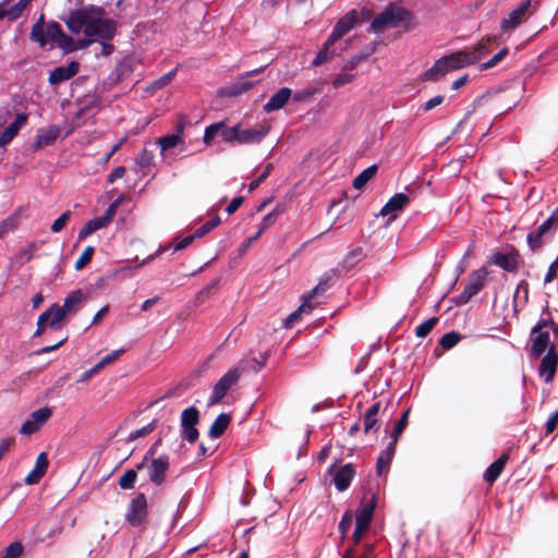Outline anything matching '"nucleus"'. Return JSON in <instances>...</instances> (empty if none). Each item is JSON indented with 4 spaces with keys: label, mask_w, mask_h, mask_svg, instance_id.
Listing matches in <instances>:
<instances>
[{
    "label": "nucleus",
    "mask_w": 558,
    "mask_h": 558,
    "mask_svg": "<svg viewBox=\"0 0 558 558\" xmlns=\"http://www.w3.org/2000/svg\"><path fill=\"white\" fill-rule=\"evenodd\" d=\"M411 19L409 10L393 2L389 3L371 23V31L381 32L387 27H398Z\"/></svg>",
    "instance_id": "f257e3e1"
},
{
    "label": "nucleus",
    "mask_w": 558,
    "mask_h": 558,
    "mask_svg": "<svg viewBox=\"0 0 558 558\" xmlns=\"http://www.w3.org/2000/svg\"><path fill=\"white\" fill-rule=\"evenodd\" d=\"M98 15L92 13V17L89 23L84 28V35L86 37H97L100 40L109 41L111 40L117 33V22L111 19H102L99 15L104 12V10L97 9Z\"/></svg>",
    "instance_id": "f03ea898"
},
{
    "label": "nucleus",
    "mask_w": 558,
    "mask_h": 558,
    "mask_svg": "<svg viewBox=\"0 0 558 558\" xmlns=\"http://www.w3.org/2000/svg\"><path fill=\"white\" fill-rule=\"evenodd\" d=\"M487 276L488 270L485 267L472 270L463 291L459 295L454 296V304L458 306L464 305L480 291H482L487 283Z\"/></svg>",
    "instance_id": "7ed1b4c3"
},
{
    "label": "nucleus",
    "mask_w": 558,
    "mask_h": 558,
    "mask_svg": "<svg viewBox=\"0 0 558 558\" xmlns=\"http://www.w3.org/2000/svg\"><path fill=\"white\" fill-rule=\"evenodd\" d=\"M147 517V497L144 493H137L128 505L125 521L133 527H140L146 523Z\"/></svg>",
    "instance_id": "20e7f679"
},
{
    "label": "nucleus",
    "mask_w": 558,
    "mask_h": 558,
    "mask_svg": "<svg viewBox=\"0 0 558 558\" xmlns=\"http://www.w3.org/2000/svg\"><path fill=\"white\" fill-rule=\"evenodd\" d=\"M201 420L199 411L195 407H190L181 413V437L189 444H195L199 437L197 425Z\"/></svg>",
    "instance_id": "39448f33"
},
{
    "label": "nucleus",
    "mask_w": 558,
    "mask_h": 558,
    "mask_svg": "<svg viewBox=\"0 0 558 558\" xmlns=\"http://www.w3.org/2000/svg\"><path fill=\"white\" fill-rule=\"evenodd\" d=\"M240 371L238 368L229 369L214 386L209 397L208 404L214 405L222 401L228 391L236 385L240 379Z\"/></svg>",
    "instance_id": "423d86ee"
},
{
    "label": "nucleus",
    "mask_w": 558,
    "mask_h": 558,
    "mask_svg": "<svg viewBox=\"0 0 558 558\" xmlns=\"http://www.w3.org/2000/svg\"><path fill=\"white\" fill-rule=\"evenodd\" d=\"M508 272H517L520 268L521 256L514 246H510L507 253L496 252L488 260Z\"/></svg>",
    "instance_id": "0eeeda50"
},
{
    "label": "nucleus",
    "mask_w": 558,
    "mask_h": 558,
    "mask_svg": "<svg viewBox=\"0 0 558 558\" xmlns=\"http://www.w3.org/2000/svg\"><path fill=\"white\" fill-rule=\"evenodd\" d=\"M48 41L51 40L58 45L65 53L76 50L75 41L72 37L68 36L58 22H49L46 26Z\"/></svg>",
    "instance_id": "6e6552de"
},
{
    "label": "nucleus",
    "mask_w": 558,
    "mask_h": 558,
    "mask_svg": "<svg viewBox=\"0 0 558 558\" xmlns=\"http://www.w3.org/2000/svg\"><path fill=\"white\" fill-rule=\"evenodd\" d=\"M95 11L94 7L71 11L68 19L64 20L66 27L73 34H80L81 31L84 32V28H86L90 21L92 13H95Z\"/></svg>",
    "instance_id": "1a4fd4ad"
},
{
    "label": "nucleus",
    "mask_w": 558,
    "mask_h": 558,
    "mask_svg": "<svg viewBox=\"0 0 558 558\" xmlns=\"http://www.w3.org/2000/svg\"><path fill=\"white\" fill-rule=\"evenodd\" d=\"M170 461L168 454H161L158 458H154L150 460L149 465L147 466V473L149 481L155 486H160L166 481V473L169 470Z\"/></svg>",
    "instance_id": "9d476101"
},
{
    "label": "nucleus",
    "mask_w": 558,
    "mask_h": 558,
    "mask_svg": "<svg viewBox=\"0 0 558 558\" xmlns=\"http://www.w3.org/2000/svg\"><path fill=\"white\" fill-rule=\"evenodd\" d=\"M336 462L329 468L328 472L333 475V483L339 492H344L349 488L356 471L353 463H347L340 469L336 470Z\"/></svg>",
    "instance_id": "9b49d317"
},
{
    "label": "nucleus",
    "mask_w": 558,
    "mask_h": 558,
    "mask_svg": "<svg viewBox=\"0 0 558 558\" xmlns=\"http://www.w3.org/2000/svg\"><path fill=\"white\" fill-rule=\"evenodd\" d=\"M357 23V13L352 10L344 14L335 25L331 34L328 37V44L335 45L345 34H348Z\"/></svg>",
    "instance_id": "f8f14e48"
},
{
    "label": "nucleus",
    "mask_w": 558,
    "mask_h": 558,
    "mask_svg": "<svg viewBox=\"0 0 558 558\" xmlns=\"http://www.w3.org/2000/svg\"><path fill=\"white\" fill-rule=\"evenodd\" d=\"M533 12L530 9V1L524 0L522 1L514 10H512L509 14L508 19H504L500 23V28L504 32H507L509 29L517 28L523 20L531 15Z\"/></svg>",
    "instance_id": "ddd939ff"
},
{
    "label": "nucleus",
    "mask_w": 558,
    "mask_h": 558,
    "mask_svg": "<svg viewBox=\"0 0 558 558\" xmlns=\"http://www.w3.org/2000/svg\"><path fill=\"white\" fill-rule=\"evenodd\" d=\"M497 37L487 35L483 37L475 46L471 49H464V52L468 54V59H470V64H475L484 57H486L490 51V45L496 43Z\"/></svg>",
    "instance_id": "4468645a"
},
{
    "label": "nucleus",
    "mask_w": 558,
    "mask_h": 558,
    "mask_svg": "<svg viewBox=\"0 0 558 558\" xmlns=\"http://www.w3.org/2000/svg\"><path fill=\"white\" fill-rule=\"evenodd\" d=\"M531 347L529 349L530 356L533 359H538L546 351L549 350L550 345H554L550 342V337L548 331H538L534 336L531 335L530 338Z\"/></svg>",
    "instance_id": "2eb2a0df"
},
{
    "label": "nucleus",
    "mask_w": 558,
    "mask_h": 558,
    "mask_svg": "<svg viewBox=\"0 0 558 558\" xmlns=\"http://www.w3.org/2000/svg\"><path fill=\"white\" fill-rule=\"evenodd\" d=\"M269 124H260L246 130L239 129L238 143L239 144H255L262 142V140L269 133Z\"/></svg>",
    "instance_id": "dca6fc26"
},
{
    "label": "nucleus",
    "mask_w": 558,
    "mask_h": 558,
    "mask_svg": "<svg viewBox=\"0 0 558 558\" xmlns=\"http://www.w3.org/2000/svg\"><path fill=\"white\" fill-rule=\"evenodd\" d=\"M558 364V354L555 345H550L547 353L543 356L539 365V375L545 376V381L550 383L554 379Z\"/></svg>",
    "instance_id": "f3484780"
},
{
    "label": "nucleus",
    "mask_w": 558,
    "mask_h": 558,
    "mask_svg": "<svg viewBox=\"0 0 558 558\" xmlns=\"http://www.w3.org/2000/svg\"><path fill=\"white\" fill-rule=\"evenodd\" d=\"M78 69L80 64L76 61L70 62L66 66H58L50 72L48 81L51 85H58L75 76Z\"/></svg>",
    "instance_id": "a211bd4d"
},
{
    "label": "nucleus",
    "mask_w": 558,
    "mask_h": 558,
    "mask_svg": "<svg viewBox=\"0 0 558 558\" xmlns=\"http://www.w3.org/2000/svg\"><path fill=\"white\" fill-rule=\"evenodd\" d=\"M27 122V114L17 113L15 120L4 128L0 134V147L8 145L19 133L20 129Z\"/></svg>",
    "instance_id": "6ab92c4d"
},
{
    "label": "nucleus",
    "mask_w": 558,
    "mask_h": 558,
    "mask_svg": "<svg viewBox=\"0 0 558 558\" xmlns=\"http://www.w3.org/2000/svg\"><path fill=\"white\" fill-rule=\"evenodd\" d=\"M292 96V90L289 87H281L276 92L263 109L265 112L270 113L282 109Z\"/></svg>",
    "instance_id": "aec40b11"
},
{
    "label": "nucleus",
    "mask_w": 558,
    "mask_h": 558,
    "mask_svg": "<svg viewBox=\"0 0 558 558\" xmlns=\"http://www.w3.org/2000/svg\"><path fill=\"white\" fill-rule=\"evenodd\" d=\"M381 404L380 401L375 402L372 404L367 411L365 412L363 416V430L365 434H368L371 432L376 433L379 429V423L377 420V415L380 411Z\"/></svg>",
    "instance_id": "412c9836"
},
{
    "label": "nucleus",
    "mask_w": 558,
    "mask_h": 558,
    "mask_svg": "<svg viewBox=\"0 0 558 558\" xmlns=\"http://www.w3.org/2000/svg\"><path fill=\"white\" fill-rule=\"evenodd\" d=\"M339 276V271L336 269L330 270V272H326L319 280L318 284L314 287L310 292L302 296L303 300L311 303L316 295L323 294L330 288V280Z\"/></svg>",
    "instance_id": "4be33fe9"
},
{
    "label": "nucleus",
    "mask_w": 558,
    "mask_h": 558,
    "mask_svg": "<svg viewBox=\"0 0 558 558\" xmlns=\"http://www.w3.org/2000/svg\"><path fill=\"white\" fill-rule=\"evenodd\" d=\"M509 460V454L507 452H504L496 461H494L484 472V480L493 484L497 481V478L500 476L501 472L504 471L507 462Z\"/></svg>",
    "instance_id": "5701e85b"
},
{
    "label": "nucleus",
    "mask_w": 558,
    "mask_h": 558,
    "mask_svg": "<svg viewBox=\"0 0 558 558\" xmlns=\"http://www.w3.org/2000/svg\"><path fill=\"white\" fill-rule=\"evenodd\" d=\"M554 231L545 221L526 236L527 245L531 251L536 252L543 246V236Z\"/></svg>",
    "instance_id": "b1692460"
},
{
    "label": "nucleus",
    "mask_w": 558,
    "mask_h": 558,
    "mask_svg": "<svg viewBox=\"0 0 558 558\" xmlns=\"http://www.w3.org/2000/svg\"><path fill=\"white\" fill-rule=\"evenodd\" d=\"M410 197L404 193L395 194L381 208L380 215L387 216L392 213L399 211L403 209V207L409 204Z\"/></svg>",
    "instance_id": "393cba45"
},
{
    "label": "nucleus",
    "mask_w": 558,
    "mask_h": 558,
    "mask_svg": "<svg viewBox=\"0 0 558 558\" xmlns=\"http://www.w3.org/2000/svg\"><path fill=\"white\" fill-rule=\"evenodd\" d=\"M397 444L390 441L388 447L380 453L376 463V473L378 476H381L386 473L390 466L391 460L396 452Z\"/></svg>",
    "instance_id": "a878e982"
},
{
    "label": "nucleus",
    "mask_w": 558,
    "mask_h": 558,
    "mask_svg": "<svg viewBox=\"0 0 558 558\" xmlns=\"http://www.w3.org/2000/svg\"><path fill=\"white\" fill-rule=\"evenodd\" d=\"M60 129L57 125H51L45 132L37 135L33 145L34 150L52 145L59 136Z\"/></svg>",
    "instance_id": "bb28decb"
},
{
    "label": "nucleus",
    "mask_w": 558,
    "mask_h": 558,
    "mask_svg": "<svg viewBox=\"0 0 558 558\" xmlns=\"http://www.w3.org/2000/svg\"><path fill=\"white\" fill-rule=\"evenodd\" d=\"M442 60H445L451 72L471 65L470 59H468V54L464 50L445 56L442 57Z\"/></svg>",
    "instance_id": "cd10ccee"
},
{
    "label": "nucleus",
    "mask_w": 558,
    "mask_h": 558,
    "mask_svg": "<svg viewBox=\"0 0 558 558\" xmlns=\"http://www.w3.org/2000/svg\"><path fill=\"white\" fill-rule=\"evenodd\" d=\"M231 415L227 413L219 414L214 423L209 427L208 435L210 438H219L222 436L228 428L229 424L231 423Z\"/></svg>",
    "instance_id": "c85d7f7f"
},
{
    "label": "nucleus",
    "mask_w": 558,
    "mask_h": 558,
    "mask_svg": "<svg viewBox=\"0 0 558 558\" xmlns=\"http://www.w3.org/2000/svg\"><path fill=\"white\" fill-rule=\"evenodd\" d=\"M374 509L375 500L373 498L369 504L357 510L355 525L368 530L373 520Z\"/></svg>",
    "instance_id": "c756f323"
},
{
    "label": "nucleus",
    "mask_w": 558,
    "mask_h": 558,
    "mask_svg": "<svg viewBox=\"0 0 558 558\" xmlns=\"http://www.w3.org/2000/svg\"><path fill=\"white\" fill-rule=\"evenodd\" d=\"M451 72L442 58L438 59L434 65L424 73L426 81H438L447 73Z\"/></svg>",
    "instance_id": "7c9ffc66"
},
{
    "label": "nucleus",
    "mask_w": 558,
    "mask_h": 558,
    "mask_svg": "<svg viewBox=\"0 0 558 558\" xmlns=\"http://www.w3.org/2000/svg\"><path fill=\"white\" fill-rule=\"evenodd\" d=\"M108 225L109 222L104 218V216L87 221L78 232V240H85L87 236Z\"/></svg>",
    "instance_id": "2f4dec72"
},
{
    "label": "nucleus",
    "mask_w": 558,
    "mask_h": 558,
    "mask_svg": "<svg viewBox=\"0 0 558 558\" xmlns=\"http://www.w3.org/2000/svg\"><path fill=\"white\" fill-rule=\"evenodd\" d=\"M31 39L38 43L41 47L48 44L46 27H44V14H41L38 21L33 25Z\"/></svg>",
    "instance_id": "473e14b6"
},
{
    "label": "nucleus",
    "mask_w": 558,
    "mask_h": 558,
    "mask_svg": "<svg viewBox=\"0 0 558 558\" xmlns=\"http://www.w3.org/2000/svg\"><path fill=\"white\" fill-rule=\"evenodd\" d=\"M365 257L364 251L361 246L353 248L350 251L341 263V267L349 271L352 269L359 262H361Z\"/></svg>",
    "instance_id": "72a5a7b5"
},
{
    "label": "nucleus",
    "mask_w": 558,
    "mask_h": 558,
    "mask_svg": "<svg viewBox=\"0 0 558 558\" xmlns=\"http://www.w3.org/2000/svg\"><path fill=\"white\" fill-rule=\"evenodd\" d=\"M378 167L376 165H372L364 169L354 180L353 187L356 190L363 189L369 180H372L377 173Z\"/></svg>",
    "instance_id": "f704fd0d"
},
{
    "label": "nucleus",
    "mask_w": 558,
    "mask_h": 558,
    "mask_svg": "<svg viewBox=\"0 0 558 558\" xmlns=\"http://www.w3.org/2000/svg\"><path fill=\"white\" fill-rule=\"evenodd\" d=\"M44 313H48L49 327L51 328H58L59 323L69 314L63 306L58 304H52Z\"/></svg>",
    "instance_id": "c9c22d12"
},
{
    "label": "nucleus",
    "mask_w": 558,
    "mask_h": 558,
    "mask_svg": "<svg viewBox=\"0 0 558 558\" xmlns=\"http://www.w3.org/2000/svg\"><path fill=\"white\" fill-rule=\"evenodd\" d=\"M84 299V293L82 290H75L68 294L64 300L63 307L68 313L75 312L78 305L82 303Z\"/></svg>",
    "instance_id": "e433bc0d"
},
{
    "label": "nucleus",
    "mask_w": 558,
    "mask_h": 558,
    "mask_svg": "<svg viewBox=\"0 0 558 558\" xmlns=\"http://www.w3.org/2000/svg\"><path fill=\"white\" fill-rule=\"evenodd\" d=\"M333 45L328 44V39L324 44L323 48L319 50V52L316 54L314 60L312 61V65L319 66L328 61H330L335 56L336 51L330 49Z\"/></svg>",
    "instance_id": "4c0bfd02"
},
{
    "label": "nucleus",
    "mask_w": 558,
    "mask_h": 558,
    "mask_svg": "<svg viewBox=\"0 0 558 558\" xmlns=\"http://www.w3.org/2000/svg\"><path fill=\"white\" fill-rule=\"evenodd\" d=\"M313 306L311 303L303 300L302 304L295 310L293 313H291L286 319H284V327L286 328H292L295 322H298L301 317L302 313H311Z\"/></svg>",
    "instance_id": "58836bf2"
},
{
    "label": "nucleus",
    "mask_w": 558,
    "mask_h": 558,
    "mask_svg": "<svg viewBox=\"0 0 558 558\" xmlns=\"http://www.w3.org/2000/svg\"><path fill=\"white\" fill-rule=\"evenodd\" d=\"M410 411L411 409H407L401 417L397 421V423L395 424L393 426V429H392V433H391V441L393 442H398V439L399 437L401 436V434L403 433V430L405 429L408 423H409V415H410Z\"/></svg>",
    "instance_id": "ea45409f"
},
{
    "label": "nucleus",
    "mask_w": 558,
    "mask_h": 558,
    "mask_svg": "<svg viewBox=\"0 0 558 558\" xmlns=\"http://www.w3.org/2000/svg\"><path fill=\"white\" fill-rule=\"evenodd\" d=\"M137 480L136 470H126L119 478V486L122 489H133Z\"/></svg>",
    "instance_id": "a19ab883"
},
{
    "label": "nucleus",
    "mask_w": 558,
    "mask_h": 558,
    "mask_svg": "<svg viewBox=\"0 0 558 558\" xmlns=\"http://www.w3.org/2000/svg\"><path fill=\"white\" fill-rule=\"evenodd\" d=\"M461 340V335L457 331H450L445 333L439 339V345L445 350H450L456 347Z\"/></svg>",
    "instance_id": "79ce46f5"
},
{
    "label": "nucleus",
    "mask_w": 558,
    "mask_h": 558,
    "mask_svg": "<svg viewBox=\"0 0 558 558\" xmlns=\"http://www.w3.org/2000/svg\"><path fill=\"white\" fill-rule=\"evenodd\" d=\"M221 124V129L219 131V136L222 137L223 141L231 143V142H238V135H239V125L234 126H228L223 122H219Z\"/></svg>",
    "instance_id": "37998d69"
},
{
    "label": "nucleus",
    "mask_w": 558,
    "mask_h": 558,
    "mask_svg": "<svg viewBox=\"0 0 558 558\" xmlns=\"http://www.w3.org/2000/svg\"><path fill=\"white\" fill-rule=\"evenodd\" d=\"M135 162L142 169H149L154 165V154L147 148H143L141 153L136 156Z\"/></svg>",
    "instance_id": "c03bdc74"
},
{
    "label": "nucleus",
    "mask_w": 558,
    "mask_h": 558,
    "mask_svg": "<svg viewBox=\"0 0 558 558\" xmlns=\"http://www.w3.org/2000/svg\"><path fill=\"white\" fill-rule=\"evenodd\" d=\"M509 49L508 47H504L499 52L493 56L488 61L481 63L480 70L485 71L497 65L501 60L508 56Z\"/></svg>",
    "instance_id": "a18cd8bd"
},
{
    "label": "nucleus",
    "mask_w": 558,
    "mask_h": 558,
    "mask_svg": "<svg viewBox=\"0 0 558 558\" xmlns=\"http://www.w3.org/2000/svg\"><path fill=\"white\" fill-rule=\"evenodd\" d=\"M181 142H182V138H181L180 134L166 135V136L158 138V141H157V143L161 147V150H168L170 148H173Z\"/></svg>",
    "instance_id": "49530a36"
},
{
    "label": "nucleus",
    "mask_w": 558,
    "mask_h": 558,
    "mask_svg": "<svg viewBox=\"0 0 558 558\" xmlns=\"http://www.w3.org/2000/svg\"><path fill=\"white\" fill-rule=\"evenodd\" d=\"M32 2V0H19L13 7L7 9L8 17L10 21L17 20L22 12L26 9V7Z\"/></svg>",
    "instance_id": "de8ad7c7"
},
{
    "label": "nucleus",
    "mask_w": 558,
    "mask_h": 558,
    "mask_svg": "<svg viewBox=\"0 0 558 558\" xmlns=\"http://www.w3.org/2000/svg\"><path fill=\"white\" fill-rule=\"evenodd\" d=\"M438 323L437 317H432L424 323L420 324L415 329V336L418 338L426 337Z\"/></svg>",
    "instance_id": "09e8293b"
},
{
    "label": "nucleus",
    "mask_w": 558,
    "mask_h": 558,
    "mask_svg": "<svg viewBox=\"0 0 558 558\" xmlns=\"http://www.w3.org/2000/svg\"><path fill=\"white\" fill-rule=\"evenodd\" d=\"M543 314H547L548 317L544 318L542 317L536 325L531 329V335L534 336L538 331H545V328H549L551 324L554 323L553 318L550 317V312L548 310V305H546L543 308Z\"/></svg>",
    "instance_id": "8fccbe9b"
},
{
    "label": "nucleus",
    "mask_w": 558,
    "mask_h": 558,
    "mask_svg": "<svg viewBox=\"0 0 558 558\" xmlns=\"http://www.w3.org/2000/svg\"><path fill=\"white\" fill-rule=\"evenodd\" d=\"M156 428V421L154 420L149 424L136 429L135 432L131 433L126 439L128 442L134 441L138 438L145 437L154 432Z\"/></svg>",
    "instance_id": "3c124183"
},
{
    "label": "nucleus",
    "mask_w": 558,
    "mask_h": 558,
    "mask_svg": "<svg viewBox=\"0 0 558 558\" xmlns=\"http://www.w3.org/2000/svg\"><path fill=\"white\" fill-rule=\"evenodd\" d=\"M352 521H353V514L350 510H347L343 513L342 519L338 525V530L341 535V539H344V537L347 536V534L351 527Z\"/></svg>",
    "instance_id": "603ef678"
},
{
    "label": "nucleus",
    "mask_w": 558,
    "mask_h": 558,
    "mask_svg": "<svg viewBox=\"0 0 558 558\" xmlns=\"http://www.w3.org/2000/svg\"><path fill=\"white\" fill-rule=\"evenodd\" d=\"M94 252H95V250L93 246H86L84 248L83 253L81 254V256L78 257V259L75 262V265H74L75 269L81 270L87 264H89L93 258Z\"/></svg>",
    "instance_id": "864d4df0"
},
{
    "label": "nucleus",
    "mask_w": 558,
    "mask_h": 558,
    "mask_svg": "<svg viewBox=\"0 0 558 558\" xmlns=\"http://www.w3.org/2000/svg\"><path fill=\"white\" fill-rule=\"evenodd\" d=\"M177 74V71L175 70H171L169 72H167L166 74H163L162 76H160L159 78L155 80L149 89H161L162 87L167 86L168 84H170V82L174 78Z\"/></svg>",
    "instance_id": "5fc2aeb1"
},
{
    "label": "nucleus",
    "mask_w": 558,
    "mask_h": 558,
    "mask_svg": "<svg viewBox=\"0 0 558 558\" xmlns=\"http://www.w3.org/2000/svg\"><path fill=\"white\" fill-rule=\"evenodd\" d=\"M23 554V546L19 542L11 543L4 551L1 554L0 558H19Z\"/></svg>",
    "instance_id": "6e6d98bb"
},
{
    "label": "nucleus",
    "mask_w": 558,
    "mask_h": 558,
    "mask_svg": "<svg viewBox=\"0 0 558 558\" xmlns=\"http://www.w3.org/2000/svg\"><path fill=\"white\" fill-rule=\"evenodd\" d=\"M279 210L275 208L268 213L262 220L258 231L263 234L268 228H270L278 219Z\"/></svg>",
    "instance_id": "4d7b16f0"
},
{
    "label": "nucleus",
    "mask_w": 558,
    "mask_h": 558,
    "mask_svg": "<svg viewBox=\"0 0 558 558\" xmlns=\"http://www.w3.org/2000/svg\"><path fill=\"white\" fill-rule=\"evenodd\" d=\"M32 420L37 423V426L44 425L51 416V410L49 408H43L32 413Z\"/></svg>",
    "instance_id": "13d9d810"
},
{
    "label": "nucleus",
    "mask_w": 558,
    "mask_h": 558,
    "mask_svg": "<svg viewBox=\"0 0 558 558\" xmlns=\"http://www.w3.org/2000/svg\"><path fill=\"white\" fill-rule=\"evenodd\" d=\"M253 87V83L248 81L240 80L230 86V96H236L247 92Z\"/></svg>",
    "instance_id": "bf43d9fd"
},
{
    "label": "nucleus",
    "mask_w": 558,
    "mask_h": 558,
    "mask_svg": "<svg viewBox=\"0 0 558 558\" xmlns=\"http://www.w3.org/2000/svg\"><path fill=\"white\" fill-rule=\"evenodd\" d=\"M317 93V89L316 88H313V87H307V88H304V89H300V90H296L294 94H293V100L296 101V102H301V101H308L312 99V97Z\"/></svg>",
    "instance_id": "052dcab7"
},
{
    "label": "nucleus",
    "mask_w": 558,
    "mask_h": 558,
    "mask_svg": "<svg viewBox=\"0 0 558 558\" xmlns=\"http://www.w3.org/2000/svg\"><path fill=\"white\" fill-rule=\"evenodd\" d=\"M221 129V124L218 123H213L210 125H208L206 129H205V133H204V137H203V141L206 145H209L211 143V141L217 136L219 135V131Z\"/></svg>",
    "instance_id": "680f3d73"
},
{
    "label": "nucleus",
    "mask_w": 558,
    "mask_h": 558,
    "mask_svg": "<svg viewBox=\"0 0 558 558\" xmlns=\"http://www.w3.org/2000/svg\"><path fill=\"white\" fill-rule=\"evenodd\" d=\"M272 163H268L264 171L260 173L259 177H257V179H255L254 181H252L248 185V191L252 192L254 191L255 189H257L267 178L268 175L270 174L271 170H272Z\"/></svg>",
    "instance_id": "e2e57ef3"
},
{
    "label": "nucleus",
    "mask_w": 558,
    "mask_h": 558,
    "mask_svg": "<svg viewBox=\"0 0 558 558\" xmlns=\"http://www.w3.org/2000/svg\"><path fill=\"white\" fill-rule=\"evenodd\" d=\"M123 202V196H119L116 201H113L109 207L106 209L105 214L102 215L104 218L109 222L111 223V221L113 220V217L117 213V209L119 208V206L122 204Z\"/></svg>",
    "instance_id": "0e129e2a"
},
{
    "label": "nucleus",
    "mask_w": 558,
    "mask_h": 558,
    "mask_svg": "<svg viewBox=\"0 0 558 558\" xmlns=\"http://www.w3.org/2000/svg\"><path fill=\"white\" fill-rule=\"evenodd\" d=\"M124 353V350L123 349H119V350H114L112 351L111 353L107 354L106 356H104L97 364H98V367L104 368L105 366L113 363L114 361H117L122 354Z\"/></svg>",
    "instance_id": "69168bd1"
},
{
    "label": "nucleus",
    "mask_w": 558,
    "mask_h": 558,
    "mask_svg": "<svg viewBox=\"0 0 558 558\" xmlns=\"http://www.w3.org/2000/svg\"><path fill=\"white\" fill-rule=\"evenodd\" d=\"M220 282V278H216L213 281H210L208 284H206L197 294V299L201 301H204L206 298H208L214 290L217 289L218 284Z\"/></svg>",
    "instance_id": "338daca9"
},
{
    "label": "nucleus",
    "mask_w": 558,
    "mask_h": 558,
    "mask_svg": "<svg viewBox=\"0 0 558 558\" xmlns=\"http://www.w3.org/2000/svg\"><path fill=\"white\" fill-rule=\"evenodd\" d=\"M71 211L63 213L58 219L53 221L51 225V231L54 233L60 232L65 226L68 220L70 219Z\"/></svg>",
    "instance_id": "774afa93"
}]
</instances>
